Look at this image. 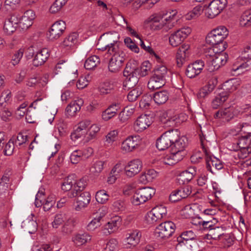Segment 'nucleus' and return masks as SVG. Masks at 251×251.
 <instances>
[{"mask_svg":"<svg viewBox=\"0 0 251 251\" xmlns=\"http://www.w3.org/2000/svg\"><path fill=\"white\" fill-rule=\"evenodd\" d=\"M241 121L236 126L237 132L242 131L246 134L240 137L236 143L237 146L233 150L239 151L240 158H244L248 156L249 147L251 144V113L245 114L241 117Z\"/></svg>","mask_w":251,"mask_h":251,"instance_id":"f257e3e1","label":"nucleus"},{"mask_svg":"<svg viewBox=\"0 0 251 251\" xmlns=\"http://www.w3.org/2000/svg\"><path fill=\"white\" fill-rule=\"evenodd\" d=\"M241 113L240 117V122L241 121V117L245 114H251V107L246 105L243 107H236L235 108L232 107L221 109L217 111L214 115L215 119H221L223 121L228 122L231 120L234 116Z\"/></svg>","mask_w":251,"mask_h":251,"instance_id":"f03ea898","label":"nucleus"},{"mask_svg":"<svg viewBox=\"0 0 251 251\" xmlns=\"http://www.w3.org/2000/svg\"><path fill=\"white\" fill-rule=\"evenodd\" d=\"M124 76L126 77L123 86L125 88L131 89L135 87L139 81V68L131 63H127L123 72Z\"/></svg>","mask_w":251,"mask_h":251,"instance_id":"7ed1b4c3","label":"nucleus"},{"mask_svg":"<svg viewBox=\"0 0 251 251\" xmlns=\"http://www.w3.org/2000/svg\"><path fill=\"white\" fill-rule=\"evenodd\" d=\"M228 35V31L224 26H220L209 32L205 38L207 44L212 46L222 43L224 40Z\"/></svg>","mask_w":251,"mask_h":251,"instance_id":"20e7f679","label":"nucleus"},{"mask_svg":"<svg viewBox=\"0 0 251 251\" xmlns=\"http://www.w3.org/2000/svg\"><path fill=\"white\" fill-rule=\"evenodd\" d=\"M201 146L205 155L206 165L208 171L212 174H215V170H220L224 167L222 162L218 158L211 155L210 152L204 145L202 138L200 137Z\"/></svg>","mask_w":251,"mask_h":251,"instance_id":"39448f33","label":"nucleus"},{"mask_svg":"<svg viewBox=\"0 0 251 251\" xmlns=\"http://www.w3.org/2000/svg\"><path fill=\"white\" fill-rule=\"evenodd\" d=\"M176 228V225L173 222L166 221L160 223L156 227L154 234L157 237L167 239L173 235Z\"/></svg>","mask_w":251,"mask_h":251,"instance_id":"423d86ee","label":"nucleus"},{"mask_svg":"<svg viewBox=\"0 0 251 251\" xmlns=\"http://www.w3.org/2000/svg\"><path fill=\"white\" fill-rule=\"evenodd\" d=\"M75 178L76 176L75 174L68 176L64 179L61 186L68 188H85L90 186L91 182L88 176H85L77 181Z\"/></svg>","mask_w":251,"mask_h":251,"instance_id":"0eeeda50","label":"nucleus"},{"mask_svg":"<svg viewBox=\"0 0 251 251\" xmlns=\"http://www.w3.org/2000/svg\"><path fill=\"white\" fill-rule=\"evenodd\" d=\"M183 159L181 155L176 154L171 150V152L163 156L157 157L152 161L156 167H163L164 165L171 166L176 164Z\"/></svg>","mask_w":251,"mask_h":251,"instance_id":"6e6552de","label":"nucleus"},{"mask_svg":"<svg viewBox=\"0 0 251 251\" xmlns=\"http://www.w3.org/2000/svg\"><path fill=\"white\" fill-rule=\"evenodd\" d=\"M191 32V29L189 27H185L177 30L170 36L169 42L170 45L174 47L179 46Z\"/></svg>","mask_w":251,"mask_h":251,"instance_id":"1a4fd4ad","label":"nucleus"},{"mask_svg":"<svg viewBox=\"0 0 251 251\" xmlns=\"http://www.w3.org/2000/svg\"><path fill=\"white\" fill-rule=\"evenodd\" d=\"M227 4L226 0H213L206 9V14L209 18H213L218 15Z\"/></svg>","mask_w":251,"mask_h":251,"instance_id":"9d476101","label":"nucleus"},{"mask_svg":"<svg viewBox=\"0 0 251 251\" xmlns=\"http://www.w3.org/2000/svg\"><path fill=\"white\" fill-rule=\"evenodd\" d=\"M126 59V54L124 51H120L119 53L118 52L111 56L108 65L109 71L112 73H116L119 71L123 66Z\"/></svg>","mask_w":251,"mask_h":251,"instance_id":"9b49d317","label":"nucleus"},{"mask_svg":"<svg viewBox=\"0 0 251 251\" xmlns=\"http://www.w3.org/2000/svg\"><path fill=\"white\" fill-rule=\"evenodd\" d=\"M66 29V23L62 20L55 22L49 31L48 37L50 40H55L59 38Z\"/></svg>","mask_w":251,"mask_h":251,"instance_id":"f8f14e48","label":"nucleus"},{"mask_svg":"<svg viewBox=\"0 0 251 251\" xmlns=\"http://www.w3.org/2000/svg\"><path fill=\"white\" fill-rule=\"evenodd\" d=\"M242 58L246 59V61L240 64L236 67L234 66L232 69L234 71L241 70L242 72H244V70L248 71L251 69V45L245 47L242 52Z\"/></svg>","mask_w":251,"mask_h":251,"instance_id":"ddd939ff","label":"nucleus"},{"mask_svg":"<svg viewBox=\"0 0 251 251\" xmlns=\"http://www.w3.org/2000/svg\"><path fill=\"white\" fill-rule=\"evenodd\" d=\"M142 168V162L139 159H134L129 161L125 167L126 175L132 177L138 174Z\"/></svg>","mask_w":251,"mask_h":251,"instance_id":"4468645a","label":"nucleus"},{"mask_svg":"<svg viewBox=\"0 0 251 251\" xmlns=\"http://www.w3.org/2000/svg\"><path fill=\"white\" fill-rule=\"evenodd\" d=\"M91 196L89 192L83 191L81 190L76 198V205L75 207L76 211H79L83 208L86 207L90 202Z\"/></svg>","mask_w":251,"mask_h":251,"instance_id":"2eb2a0df","label":"nucleus"},{"mask_svg":"<svg viewBox=\"0 0 251 251\" xmlns=\"http://www.w3.org/2000/svg\"><path fill=\"white\" fill-rule=\"evenodd\" d=\"M124 23L126 24V30L129 34H131L132 36L135 37L139 39L140 41V45L141 47L145 51L150 53L151 55H154L156 58H159L158 56L155 53L154 50L150 46V44L148 43V45H146L144 41L140 38L139 35L137 34L136 31L132 29L130 26L127 25V22L126 20L122 17Z\"/></svg>","mask_w":251,"mask_h":251,"instance_id":"dca6fc26","label":"nucleus"},{"mask_svg":"<svg viewBox=\"0 0 251 251\" xmlns=\"http://www.w3.org/2000/svg\"><path fill=\"white\" fill-rule=\"evenodd\" d=\"M151 117L146 114L141 115L138 117L134 125V130L137 132H142L151 125Z\"/></svg>","mask_w":251,"mask_h":251,"instance_id":"f3484780","label":"nucleus"},{"mask_svg":"<svg viewBox=\"0 0 251 251\" xmlns=\"http://www.w3.org/2000/svg\"><path fill=\"white\" fill-rule=\"evenodd\" d=\"M125 243L127 248L135 247L140 242L141 233L138 230L128 232L126 235Z\"/></svg>","mask_w":251,"mask_h":251,"instance_id":"a211bd4d","label":"nucleus"},{"mask_svg":"<svg viewBox=\"0 0 251 251\" xmlns=\"http://www.w3.org/2000/svg\"><path fill=\"white\" fill-rule=\"evenodd\" d=\"M188 140L185 136H179V139L175 142L172 150L175 151L176 154L181 155V157L183 158L186 155L185 149L187 146Z\"/></svg>","mask_w":251,"mask_h":251,"instance_id":"6ab92c4d","label":"nucleus"},{"mask_svg":"<svg viewBox=\"0 0 251 251\" xmlns=\"http://www.w3.org/2000/svg\"><path fill=\"white\" fill-rule=\"evenodd\" d=\"M35 18V14L32 10L26 11L24 15L20 17V27L23 29H26L33 24Z\"/></svg>","mask_w":251,"mask_h":251,"instance_id":"aec40b11","label":"nucleus"},{"mask_svg":"<svg viewBox=\"0 0 251 251\" xmlns=\"http://www.w3.org/2000/svg\"><path fill=\"white\" fill-rule=\"evenodd\" d=\"M139 143V137L129 136L123 142L121 148L126 152H131L138 146Z\"/></svg>","mask_w":251,"mask_h":251,"instance_id":"412c9836","label":"nucleus"},{"mask_svg":"<svg viewBox=\"0 0 251 251\" xmlns=\"http://www.w3.org/2000/svg\"><path fill=\"white\" fill-rule=\"evenodd\" d=\"M50 52L48 49L44 48L38 51L34 56L33 64L38 67L43 65L50 56Z\"/></svg>","mask_w":251,"mask_h":251,"instance_id":"4be33fe9","label":"nucleus"},{"mask_svg":"<svg viewBox=\"0 0 251 251\" xmlns=\"http://www.w3.org/2000/svg\"><path fill=\"white\" fill-rule=\"evenodd\" d=\"M208 50L209 54H206L205 55H209L212 58L217 64L219 65L220 67L226 63L228 57V54L226 52H223L222 50L219 53H215L214 49L212 48H208Z\"/></svg>","mask_w":251,"mask_h":251,"instance_id":"5701e85b","label":"nucleus"},{"mask_svg":"<svg viewBox=\"0 0 251 251\" xmlns=\"http://www.w3.org/2000/svg\"><path fill=\"white\" fill-rule=\"evenodd\" d=\"M191 193V189H175L170 194L169 201L172 202H177L187 198Z\"/></svg>","mask_w":251,"mask_h":251,"instance_id":"b1692460","label":"nucleus"},{"mask_svg":"<svg viewBox=\"0 0 251 251\" xmlns=\"http://www.w3.org/2000/svg\"><path fill=\"white\" fill-rule=\"evenodd\" d=\"M228 98V93L226 91H221L216 94L211 103L213 109H216L222 107Z\"/></svg>","mask_w":251,"mask_h":251,"instance_id":"393cba45","label":"nucleus"},{"mask_svg":"<svg viewBox=\"0 0 251 251\" xmlns=\"http://www.w3.org/2000/svg\"><path fill=\"white\" fill-rule=\"evenodd\" d=\"M217 84V80L215 78L209 80L208 84L199 90L197 97L199 98H204L207 97L214 90Z\"/></svg>","mask_w":251,"mask_h":251,"instance_id":"a878e982","label":"nucleus"},{"mask_svg":"<svg viewBox=\"0 0 251 251\" xmlns=\"http://www.w3.org/2000/svg\"><path fill=\"white\" fill-rule=\"evenodd\" d=\"M120 103H113L102 112L101 114L102 119L105 121H108L116 115L118 110L120 109Z\"/></svg>","mask_w":251,"mask_h":251,"instance_id":"bb28decb","label":"nucleus"},{"mask_svg":"<svg viewBox=\"0 0 251 251\" xmlns=\"http://www.w3.org/2000/svg\"><path fill=\"white\" fill-rule=\"evenodd\" d=\"M189 48L190 46L188 44H183L179 48L176 54V60L178 67L182 65L185 58L189 56Z\"/></svg>","mask_w":251,"mask_h":251,"instance_id":"cd10ccee","label":"nucleus"},{"mask_svg":"<svg viewBox=\"0 0 251 251\" xmlns=\"http://www.w3.org/2000/svg\"><path fill=\"white\" fill-rule=\"evenodd\" d=\"M78 35L76 32H73L67 35L60 44L61 48L69 50L76 44Z\"/></svg>","mask_w":251,"mask_h":251,"instance_id":"c85d7f7f","label":"nucleus"},{"mask_svg":"<svg viewBox=\"0 0 251 251\" xmlns=\"http://www.w3.org/2000/svg\"><path fill=\"white\" fill-rule=\"evenodd\" d=\"M83 103L82 99L72 101L66 108V114L70 117L75 116L76 112L80 110Z\"/></svg>","mask_w":251,"mask_h":251,"instance_id":"c756f323","label":"nucleus"},{"mask_svg":"<svg viewBox=\"0 0 251 251\" xmlns=\"http://www.w3.org/2000/svg\"><path fill=\"white\" fill-rule=\"evenodd\" d=\"M197 236L192 230H186L181 233L177 238V241L180 244L181 243L189 244L190 241H194L197 242Z\"/></svg>","mask_w":251,"mask_h":251,"instance_id":"7c9ffc66","label":"nucleus"},{"mask_svg":"<svg viewBox=\"0 0 251 251\" xmlns=\"http://www.w3.org/2000/svg\"><path fill=\"white\" fill-rule=\"evenodd\" d=\"M173 14L172 15L170 14L168 15L166 14V16H163L164 25H163L162 29L166 32L175 26L177 22V19L175 17L176 12L173 11Z\"/></svg>","mask_w":251,"mask_h":251,"instance_id":"2f4dec72","label":"nucleus"},{"mask_svg":"<svg viewBox=\"0 0 251 251\" xmlns=\"http://www.w3.org/2000/svg\"><path fill=\"white\" fill-rule=\"evenodd\" d=\"M105 162L98 160L94 162L89 169L90 175L94 177H98L103 169Z\"/></svg>","mask_w":251,"mask_h":251,"instance_id":"473e14b6","label":"nucleus"},{"mask_svg":"<svg viewBox=\"0 0 251 251\" xmlns=\"http://www.w3.org/2000/svg\"><path fill=\"white\" fill-rule=\"evenodd\" d=\"M123 167L121 164H117L112 169L109 176L107 178V182L109 184L114 183L116 179L119 177L120 173L122 172Z\"/></svg>","mask_w":251,"mask_h":251,"instance_id":"72a5a7b5","label":"nucleus"},{"mask_svg":"<svg viewBox=\"0 0 251 251\" xmlns=\"http://www.w3.org/2000/svg\"><path fill=\"white\" fill-rule=\"evenodd\" d=\"M148 22L150 23V26L153 30L162 29L164 25L163 16H151L149 18Z\"/></svg>","mask_w":251,"mask_h":251,"instance_id":"f704fd0d","label":"nucleus"},{"mask_svg":"<svg viewBox=\"0 0 251 251\" xmlns=\"http://www.w3.org/2000/svg\"><path fill=\"white\" fill-rule=\"evenodd\" d=\"M172 145L165 132L156 141V146L160 151L167 149Z\"/></svg>","mask_w":251,"mask_h":251,"instance_id":"c9c22d12","label":"nucleus"},{"mask_svg":"<svg viewBox=\"0 0 251 251\" xmlns=\"http://www.w3.org/2000/svg\"><path fill=\"white\" fill-rule=\"evenodd\" d=\"M135 111V108L131 106H126L119 114V120L122 123L126 122L130 118Z\"/></svg>","mask_w":251,"mask_h":251,"instance_id":"e433bc0d","label":"nucleus"},{"mask_svg":"<svg viewBox=\"0 0 251 251\" xmlns=\"http://www.w3.org/2000/svg\"><path fill=\"white\" fill-rule=\"evenodd\" d=\"M76 221L75 218H70L62 226L61 232L64 235H69L72 233L75 225Z\"/></svg>","mask_w":251,"mask_h":251,"instance_id":"4c0bfd02","label":"nucleus"},{"mask_svg":"<svg viewBox=\"0 0 251 251\" xmlns=\"http://www.w3.org/2000/svg\"><path fill=\"white\" fill-rule=\"evenodd\" d=\"M122 44L117 41H114L113 43L109 44L104 47L105 50L107 51L108 53L112 56L120 51H123L121 46Z\"/></svg>","mask_w":251,"mask_h":251,"instance_id":"58836bf2","label":"nucleus"},{"mask_svg":"<svg viewBox=\"0 0 251 251\" xmlns=\"http://www.w3.org/2000/svg\"><path fill=\"white\" fill-rule=\"evenodd\" d=\"M121 222L120 217L115 216L106 224L105 228L108 230L109 234H110L118 229L121 224Z\"/></svg>","mask_w":251,"mask_h":251,"instance_id":"ea45409f","label":"nucleus"},{"mask_svg":"<svg viewBox=\"0 0 251 251\" xmlns=\"http://www.w3.org/2000/svg\"><path fill=\"white\" fill-rule=\"evenodd\" d=\"M91 239V236L87 233H78L73 237V241L78 246L85 244Z\"/></svg>","mask_w":251,"mask_h":251,"instance_id":"a19ab883","label":"nucleus"},{"mask_svg":"<svg viewBox=\"0 0 251 251\" xmlns=\"http://www.w3.org/2000/svg\"><path fill=\"white\" fill-rule=\"evenodd\" d=\"M223 234V229L220 226H215L213 228L210 229L208 232L205 236V238L207 239L218 240L220 237Z\"/></svg>","mask_w":251,"mask_h":251,"instance_id":"79ce46f5","label":"nucleus"},{"mask_svg":"<svg viewBox=\"0 0 251 251\" xmlns=\"http://www.w3.org/2000/svg\"><path fill=\"white\" fill-rule=\"evenodd\" d=\"M100 60L97 55H92L88 57L85 61L84 67L87 70H91L100 64Z\"/></svg>","mask_w":251,"mask_h":251,"instance_id":"37998d69","label":"nucleus"},{"mask_svg":"<svg viewBox=\"0 0 251 251\" xmlns=\"http://www.w3.org/2000/svg\"><path fill=\"white\" fill-rule=\"evenodd\" d=\"M168 94L166 91H161L155 93L153 96V100L157 104L165 103L168 100Z\"/></svg>","mask_w":251,"mask_h":251,"instance_id":"c03bdc74","label":"nucleus"},{"mask_svg":"<svg viewBox=\"0 0 251 251\" xmlns=\"http://www.w3.org/2000/svg\"><path fill=\"white\" fill-rule=\"evenodd\" d=\"M239 85V81L236 78H232L229 79L224 83V86L226 90L228 93V96L229 93L236 90Z\"/></svg>","mask_w":251,"mask_h":251,"instance_id":"a18cd8bd","label":"nucleus"},{"mask_svg":"<svg viewBox=\"0 0 251 251\" xmlns=\"http://www.w3.org/2000/svg\"><path fill=\"white\" fill-rule=\"evenodd\" d=\"M165 83V82L163 81L152 75L148 82V87L150 90H154L160 88L164 85Z\"/></svg>","mask_w":251,"mask_h":251,"instance_id":"49530a36","label":"nucleus"},{"mask_svg":"<svg viewBox=\"0 0 251 251\" xmlns=\"http://www.w3.org/2000/svg\"><path fill=\"white\" fill-rule=\"evenodd\" d=\"M167 68L164 66H161L157 67L154 70L153 76L165 82V78L167 76Z\"/></svg>","mask_w":251,"mask_h":251,"instance_id":"de8ad7c7","label":"nucleus"},{"mask_svg":"<svg viewBox=\"0 0 251 251\" xmlns=\"http://www.w3.org/2000/svg\"><path fill=\"white\" fill-rule=\"evenodd\" d=\"M241 26H250L251 25V10L244 12L240 19Z\"/></svg>","mask_w":251,"mask_h":251,"instance_id":"09e8293b","label":"nucleus"},{"mask_svg":"<svg viewBox=\"0 0 251 251\" xmlns=\"http://www.w3.org/2000/svg\"><path fill=\"white\" fill-rule=\"evenodd\" d=\"M113 82L110 81H106L103 82L99 88L100 92L102 94H107L110 93L114 89Z\"/></svg>","mask_w":251,"mask_h":251,"instance_id":"8fccbe9b","label":"nucleus"},{"mask_svg":"<svg viewBox=\"0 0 251 251\" xmlns=\"http://www.w3.org/2000/svg\"><path fill=\"white\" fill-rule=\"evenodd\" d=\"M172 145L179 139L180 132L177 129L169 130L165 132Z\"/></svg>","mask_w":251,"mask_h":251,"instance_id":"3c124183","label":"nucleus"},{"mask_svg":"<svg viewBox=\"0 0 251 251\" xmlns=\"http://www.w3.org/2000/svg\"><path fill=\"white\" fill-rule=\"evenodd\" d=\"M43 199V208L45 211L49 210L55 203V196L51 194L45 199Z\"/></svg>","mask_w":251,"mask_h":251,"instance_id":"603ef678","label":"nucleus"},{"mask_svg":"<svg viewBox=\"0 0 251 251\" xmlns=\"http://www.w3.org/2000/svg\"><path fill=\"white\" fill-rule=\"evenodd\" d=\"M100 130V127L98 125L96 124L92 125L86 132L87 139L90 141L95 139Z\"/></svg>","mask_w":251,"mask_h":251,"instance_id":"864d4df0","label":"nucleus"},{"mask_svg":"<svg viewBox=\"0 0 251 251\" xmlns=\"http://www.w3.org/2000/svg\"><path fill=\"white\" fill-rule=\"evenodd\" d=\"M95 197L98 202L103 204L108 201L109 195L104 189H100L96 193Z\"/></svg>","mask_w":251,"mask_h":251,"instance_id":"5fc2aeb1","label":"nucleus"},{"mask_svg":"<svg viewBox=\"0 0 251 251\" xmlns=\"http://www.w3.org/2000/svg\"><path fill=\"white\" fill-rule=\"evenodd\" d=\"M193 177L187 171L182 172L177 178V183L180 185L188 183Z\"/></svg>","mask_w":251,"mask_h":251,"instance_id":"6e6d98bb","label":"nucleus"},{"mask_svg":"<svg viewBox=\"0 0 251 251\" xmlns=\"http://www.w3.org/2000/svg\"><path fill=\"white\" fill-rule=\"evenodd\" d=\"M140 88L136 87L129 92L127 98L128 101L132 102L137 100V98L142 94Z\"/></svg>","mask_w":251,"mask_h":251,"instance_id":"4d7b16f0","label":"nucleus"},{"mask_svg":"<svg viewBox=\"0 0 251 251\" xmlns=\"http://www.w3.org/2000/svg\"><path fill=\"white\" fill-rule=\"evenodd\" d=\"M67 0H56L50 7V12L55 13L59 11L66 3Z\"/></svg>","mask_w":251,"mask_h":251,"instance_id":"13d9d810","label":"nucleus"},{"mask_svg":"<svg viewBox=\"0 0 251 251\" xmlns=\"http://www.w3.org/2000/svg\"><path fill=\"white\" fill-rule=\"evenodd\" d=\"M152 212L157 216L160 220L162 219L167 214V209L166 207L162 205L155 206L152 209Z\"/></svg>","mask_w":251,"mask_h":251,"instance_id":"bf43d9fd","label":"nucleus"},{"mask_svg":"<svg viewBox=\"0 0 251 251\" xmlns=\"http://www.w3.org/2000/svg\"><path fill=\"white\" fill-rule=\"evenodd\" d=\"M14 139L11 138L5 145L3 151L5 155L9 156L13 154L14 150Z\"/></svg>","mask_w":251,"mask_h":251,"instance_id":"052dcab7","label":"nucleus"},{"mask_svg":"<svg viewBox=\"0 0 251 251\" xmlns=\"http://www.w3.org/2000/svg\"><path fill=\"white\" fill-rule=\"evenodd\" d=\"M146 201V198L142 194L141 191L136 192L135 194L133 196L132 203L135 205H138Z\"/></svg>","mask_w":251,"mask_h":251,"instance_id":"680f3d73","label":"nucleus"},{"mask_svg":"<svg viewBox=\"0 0 251 251\" xmlns=\"http://www.w3.org/2000/svg\"><path fill=\"white\" fill-rule=\"evenodd\" d=\"M27 136L23 133H19L16 137H12L11 139H14V143L16 147L22 146L25 144L27 141Z\"/></svg>","mask_w":251,"mask_h":251,"instance_id":"e2e57ef3","label":"nucleus"},{"mask_svg":"<svg viewBox=\"0 0 251 251\" xmlns=\"http://www.w3.org/2000/svg\"><path fill=\"white\" fill-rule=\"evenodd\" d=\"M65 216L63 214H57L55 215L54 220L52 222V226L54 228H57L62 225L65 221Z\"/></svg>","mask_w":251,"mask_h":251,"instance_id":"0e129e2a","label":"nucleus"},{"mask_svg":"<svg viewBox=\"0 0 251 251\" xmlns=\"http://www.w3.org/2000/svg\"><path fill=\"white\" fill-rule=\"evenodd\" d=\"M24 54V50L22 49H20L18 50L15 53L13 54L12 57L11 63L13 65L15 66L18 64L23 56Z\"/></svg>","mask_w":251,"mask_h":251,"instance_id":"69168bd1","label":"nucleus"},{"mask_svg":"<svg viewBox=\"0 0 251 251\" xmlns=\"http://www.w3.org/2000/svg\"><path fill=\"white\" fill-rule=\"evenodd\" d=\"M186 75L189 78H194L201 74L194 66L189 64L186 70Z\"/></svg>","mask_w":251,"mask_h":251,"instance_id":"338daca9","label":"nucleus"},{"mask_svg":"<svg viewBox=\"0 0 251 251\" xmlns=\"http://www.w3.org/2000/svg\"><path fill=\"white\" fill-rule=\"evenodd\" d=\"M151 70V64L148 61H144L141 67L139 68V75L141 76L147 75Z\"/></svg>","mask_w":251,"mask_h":251,"instance_id":"774afa93","label":"nucleus"}]
</instances>
